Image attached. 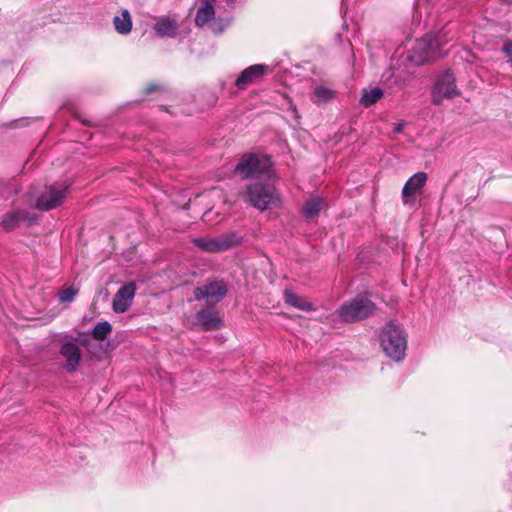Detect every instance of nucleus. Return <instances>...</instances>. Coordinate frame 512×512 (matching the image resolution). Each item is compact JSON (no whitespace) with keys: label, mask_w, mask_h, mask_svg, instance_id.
Returning <instances> with one entry per match:
<instances>
[{"label":"nucleus","mask_w":512,"mask_h":512,"mask_svg":"<svg viewBox=\"0 0 512 512\" xmlns=\"http://www.w3.org/2000/svg\"><path fill=\"white\" fill-rule=\"evenodd\" d=\"M427 181V174L425 172H417L411 176L405 183L402 189V199L405 204L413 203L415 201L414 195L424 187Z\"/></svg>","instance_id":"nucleus-12"},{"label":"nucleus","mask_w":512,"mask_h":512,"mask_svg":"<svg viewBox=\"0 0 512 512\" xmlns=\"http://www.w3.org/2000/svg\"><path fill=\"white\" fill-rule=\"evenodd\" d=\"M136 285L134 282H130L122 286L114 296L112 308L116 313L126 312L135 297Z\"/></svg>","instance_id":"nucleus-10"},{"label":"nucleus","mask_w":512,"mask_h":512,"mask_svg":"<svg viewBox=\"0 0 512 512\" xmlns=\"http://www.w3.org/2000/svg\"><path fill=\"white\" fill-rule=\"evenodd\" d=\"M178 29L177 21L169 16L159 18L153 25V30L161 38H174Z\"/></svg>","instance_id":"nucleus-15"},{"label":"nucleus","mask_w":512,"mask_h":512,"mask_svg":"<svg viewBox=\"0 0 512 512\" xmlns=\"http://www.w3.org/2000/svg\"><path fill=\"white\" fill-rule=\"evenodd\" d=\"M267 69L268 66L263 64H255L249 66L248 68L244 69L236 79V87L240 90L246 89L249 85L260 80L264 76Z\"/></svg>","instance_id":"nucleus-11"},{"label":"nucleus","mask_w":512,"mask_h":512,"mask_svg":"<svg viewBox=\"0 0 512 512\" xmlns=\"http://www.w3.org/2000/svg\"><path fill=\"white\" fill-rule=\"evenodd\" d=\"M451 31L443 28L437 32L428 33L418 39L409 51L408 60L415 66L440 58L445 55L444 46L452 40Z\"/></svg>","instance_id":"nucleus-1"},{"label":"nucleus","mask_w":512,"mask_h":512,"mask_svg":"<svg viewBox=\"0 0 512 512\" xmlns=\"http://www.w3.org/2000/svg\"><path fill=\"white\" fill-rule=\"evenodd\" d=\"M60 354L66 359L64 368L68 372H74L81 360L79 347L73 342L63 343L60 348Z\"/></svg>","instance_id":"nucleus-13"},{"label":"nucleus","mask_w":512,"mask_h":512,"mask_svg":"<svg viewBox=\"0 0 512 512\" xmlns=\"http://www.w3.org/2000/svg\"><path fill=\"white\" fill-rule=\"evenodd\" d=\"M382 96L383 91L378 87L364 89L360 98V104L363 107L368 108L377 103L382 98Z\"/></svg>","instance_id":"nucleus-21"},{"label":"nucleus","mask_w":512,"mask_h":512,"mask_svg":"<svg viewBox=\"0 0 512 512\" xmlns=\"http://www.w3.org/2000/svg\"><path fill=\"white\" fill-rule=\"evenodd\" d=\"M244 236L238 231H230L214 238H196L194 244L210 253H219L240 245Z\"/></svg>","instance_id":"nucleus-6"},{"label":"nucleus","mask_w":512,"mask_h":512,"mask_svg":"<svg viewBox=\"0 0 512 512\" xmlns=\"http://www.w3.org/2000/svg\"><path fill=\"white\" fill-rule=\"evenodd\" d=\"M271 166V158L266 155L245 154L235 166V172L245 179L269 177Z\"/></svg>","instance_id":"nucleus-4"},{"label":"nucleus","mask_w":512,"mask_h":512,"mask_svg":"<svg viewBox=\"0 0 512 512\" xmlns=\"http://www.w3.org/2000/svg\"><path fill=\"white\" fill-rule=\"evenodd\" d=\"M380 343L385 354L398 362L404 359L407 349L406 335L400 325L389 322L381 329Z\"/></svg>","instance_id":"nucleus-3"},{"label":"nucleus","mask_w":512,"mask_h":512,"mask_svg":"<svg viewBox=\"0 0 512 512\" xmlns=\"http://www.w3.org/2000/svg\"><path fill=\"white\" fill-rule=\"evenodd\" d=\"M392 76H393V73L390 70H388V71L383 73L382 81L384 83H388L390 81V79L392 78Z\"/></svg>","instance_id":"nucleus-26"},{"label":"nucleus","mask_w":512,"mask_h":512,"mask_svg":"<svg viewBox=\"0 0 512 512\" xmlns=\"http://www.w3.org/2000/svg\"><path fill=\"white\" fill-rule=\"evenodd\" d=\"M502 51L509 58V63L512 67V40L507 39L504 41Z\"/></svg>","instance_id":"nucleus-25"},{"label":"nucleus","mask_w":512,"mask_h":512,"mask_svg":"<svg viewBox=\"0 0 512 512\" xmlns=\"http://www.w3.org/2000/svg\"><path fill=\"white\" fill-rule=\"evenodd\" d=\"M244 199L260 211L279 208L282 205L280 193L269 182L256 181L249 184L246 188Z\"/></svg>","instance_id":"nucleus-2"},{"label":"nucleus","mask_w":512,"mask_h":512,"mask_svg":"<svg viewBox=\"0 0 512 512\" xmlns=\"http://www.w3.org/2000/svg\"><path fill=\"white\" fill-rule=\"evenodd\" d=\"M375 310L376 306L369 298L360 296L343 303L336 313L341 321L353 323L369 317Z\"/></svg>","instance_id":"nucleus-5"},{"label":"nucleus","mask_w":512,"mask_h":512,"mask_svg":"<svg viewBox=\"0 0 512 512\" xmlns=\"http://www.w3.org/2000/svg\"><path fill=\"white\" fill-rule=\"evenodd\" d=\"M69 186L63 183H56L45 189L36 200V208L48 211L60 206L66 198Z\"/></svg>","instance_id":"nucleus-8"},{"label":"nucleus","mask_w":512,"mask_h":512,"mask_svg":"<svg viewBox=\"0 0 512 512\" xmlns=\"http://www.w3.org/2000/svg\"><path fill=\"white\" fill-rule=\"evenodd\" d=\"M460 95L455 83V77L450 70L441 74L432 87L431 97L435 105H440L445 99H452Z\"/></svg>","instance_id":"nucleus-7"},{"label":"nucleus","mask_w":512,"mask_h":512,"mask_svg":"<svg viewBox=\"0 0 512 512\" xmlns=\"http://www.w3.org/2000/svg\"><path fill=\"white\" fill-rule=\"evenodd\" d=\"M214 0H203L201 6L197 10L195 24L198 27H204L212 19H214L215 11L213 7Z\"/></svg>","instance_id":"nucleus-17"},{"label":"nucleus","mask_w":512,"mask_h":512,"mask_svg":"<svg viewBox=\"0 0 512 512\" xmlns=\"http://www.w3.org/2000/svg\"><path fill=\"white\" fill-rule=\"evenodd\" d=\"M78 290L74 287H67L62 289L59 292L58 298L60 302L66 303V302H72L74 297L77 295Z\"/></svg>","instance_id":"nucleus-24"},{"label":"nucleus","mask_w":512,"mask_h":512,"mask_svg":"<svg viewBox=\"0 0 512 512\" xmlns=\"http://www.w3.org/2000/svg\"><path fill=\"white\" fill-rule=\"evenodd\" d=\"M336 97V91L324 85L316 86L313 90L311 100L315 104H324Z\"/></svg>","instance_id":"nucleus-20"},{"label":"nucleus","mask_w":512,"mask_h":512,"mask_svg":"<svg viewBox=\"0 0 512 512\" xmlns=\"http://www.w3.org/2000/svg\"><path fill=\"white\" fill-rule=\"evenodd\" d=\"M156 88H157V86L151 85V86L147 87V92L151 93V92L155 91Z\"/></svg>","instance_id":"nucleus-28"},{"label":"nucleus","mask_w":512,"mask_h":512,"mask_svg":"<svg viewBox=\"0 0 512 512\" xmlns=\"http://www.w3.org/2000/svg\"><path fill=\"white\" fill-rule=\"evenodd\" d=\"M395 84H396L398 87H403V83H398L396 80H395Z\"/></svg>","instance_id":"nucleus-31"},{"label":"nucleus","mask_w":512,"mask_h":512,"mask_svg":"<svg viewBox=\"0 0 512 512\" xmlns=\"http://www.w3.org/2000/svg\"><path fill=\"white\" fill-rule=\"evenodd\" d=\"M502 3L512 5V0H501Z\"/></svg>","instance_id":"nucleus-29"},{"label":"nucleus","mask_w":512,"mask_h":512,"mask_svg":"<svg viewBox=\"0 0 512 512\" xmlns=\"http://www.w3.org/2000/svg\"><path fill=\"white\" fill-rule=\"evenodd\" d=\"M283 297L285 303L290 307L307 312L315 311V307L311 302L306 298L297 295L291 289H285Z\"/></svg>","instance_id":"nucleus-16"},{"label":"nucleus","mask_w":512,"mask_h":512,"mask_svg":"<svg viewBox=\"0 0 512 512\" xmlns=\"http://www.w3.org/2000/svg\"><path fill=\"white\" fill-rule=\"evenodd\" d=\"M212 28H213V30H214V31H222V30H223V27H221V28L217 29V28L215 27V24H213Z\"/></svg>","instance_id":"nucleus-30"},{"label":"nucleus","mask_w":512,"mask_h":512,"mask_svg":"<svg viewBox=\"0 0 512 512\" xmlns=\"http://www.w3.org/2000/svg\"><path fill=\"white\" fill-rule=\"evenodd\" d=\"M24 218L23 214L19 211L8 214L3 220V226L6 230L14 229L20 220Z\"/></svg>","instance_id":"nucleus-23"},{"label":"nucleus","mask_w":512,"mask_h":512,"mask_svg":"<svg viewBox=\"0 0 512 512\" xmlns=\"http://www.w3.org/2000/svg\"><path fill=\"white\" fill-rule=\"evenodd\" d=\"M325 205V200L320 197H312L303 204L302 213L307 220L315 218Z\"/></svg>","instance_id":"nucleus-19"},{"label":"nucleus","mask_w":512,"mask_h":512,"mask_svg":"<svg viewBox=\"0 0 512 512\" xmlns=\"http://www.w3.org/2000/svg\"><path fill=\"white\" fill-rule=\"evenodd\" d=\"M113 25L120 35H128L132 30V17L127 9H123L119 15L114 16Z\"/></svg>","instance_id":"nucleus-18"},{"label":"nucleus","mask_w":512,"mask_h":512,"mask_svg":"<svg viewBox=\"0 0 512 512\" xmlns=\"http://www.w3.org/2000/svg\"><path fill=\"white\" fill-rule=\"evenodd\" d=\"M112 326L109 322L103 321L97 323L91 331V336L93 339L98 341H103L107 338V336L111 333Z\"/></svg>","instance_id":"nucleus-22"},{"label":"nucleus","mask_w":512,"mask_h":512,"mask_svg":"<svg viewBox=\"0 0 512 512\" xmlns=\"http://www.w3.org/2000/svg\"><path fill=\"white\" fill-rule=\"evenodd\" d=\"M197 324L205 331L217 330L223 326L218 313L212 309H203L196 314Z\"/></svg>","instance_id":"nucleus-14"},{"label":"nucleus","mask_w":512,"mask_h":512,"mask_svg":"<svg viewBox=\"0 0 512 512\" xmlns=\"http://www.w3.org/2000/svg\"><path fill=\"white\" fill-rule=\"evenodd\" d=\"M227 293V288L224 282L215 281L207 283L202 287H197L194 290V298L195 300H203L206 299L211 302H219L221 301Z\"/></svg>","instance_id":"nucleus-9"},{"label":"nucleus","mask_w":512,"mask_h":512,"mask_svg":"<svg viewBox=\"0 0 512 512\" xmlns=\"http://www.w3.org/2000/svg\"><path fill=\"white\" fill-rule=\"evenodd\" d=\"M404 123H397L394 128V132L399 134L403 131Z\"/></svg>","instance_id":"nucleus-27"}]
</instances>
